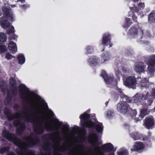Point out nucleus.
Segmentation results:
<instances>
[{
  "label": "nucleus",
  "mask_w": 155,
  "mask_h": 155,
  "mask_svg": "<svg viewBox=\"0 0 155 155\" xmlns=\"http://www.w3.org/2000/svg\"><path fill=\"white\" fill-rule=\"evenodd\" d=\"M152 95L153 96L155 97V89H153Z\"/></svg>",
  "instance_id": "58836bf2"
},
{
  "label": "nucleus",
  "mask_w": 155,
  "mask_h": 155,
  "mask_svg": "<svg viewBox=\"0 0 155 155\" xmlns=\"http://www.w3.org/2000/svg\"><path fill=\"white\" fill-rule=\"evenodd\" d=\"M118 155H127L128 154L127 150H121L117 152Z\"/></svg>",
  "instance_id": "bb28decb"
},
{
  "label": "nucleus",
  "mask_w": 155,
  "mask_h": 155,
  "mask_svg": "<svg viewBox=\"0 0 155 155\" xmlns=\"http://www.w3.org/2000/svg\"><path fill=\"white\" fill-rule=\"evenodd\" d=\"M129 107L127 103L123 101L120 102L117 105L118 110L123 114H125L127 112Z\"/></svg>",
  "instance_id": "0eeeda50"
},
{
  "label": "nucleus",
  "mask_w": 155,
  "mask_h": 155,
  "mask_svg": "<svg viewBox=\"0 0 155 155\" xmlns=\"http://www.w3.org/2000/svg\"><path fill=\"white\" fill-rule=\"evenodd\" d=\"M149 20L153 22H155V12H153L149 15Z\"/></svg>",
  "instance_id": "393cba45"
},
{
  "label": "nucleus",
  "mask_w": 155,
  "mask_h": 155,
  "mask_svg": "<svg viewBox=\"0 0 155 155\" xmlns=\"http://www.w3.org/2000/svg\"><path fill=\"white\" fill-rule=\"evenodd\" d=\"M15 6V5H11V7H14Z\"/></svg>",
  "instance_id": "de8ad7c7"
},
{
  "label": "nucleus",
  "mask_w": 155,
  "mask_h": 155,
  "mask_svg": "<svg viewBox=\"0 0 155 155\" xmlns=\"http://www.w3.org/2000/svg\"><path fill=\"white\" fill-rule=\"evenodd\" d=\"M18 1H19L22 2V1H24V0H18Z\"/></svg>",
  "instance_id": "09e8293b"
},
{
  "label": "nucleus",
  "mask_w": 155,
  "mask_h": 155,
  "mask_svg": "<svg viewBox=\"0 0 155 155\" xmlns=\"http://www.w3.org/2000/svg\"><path fill=\"white\" fill-rule=\"evenodd\" d=\"M83 125L88 127H91L94 126V124L91 121H89L83 122Z\"/></svg>",
  "instance_id": "4be33fe9"
},
{
  "label": "nucleus",
  "mask_w": 155,
  "mask_h": 155,
  "mask_svg": "<svg viewBox=\"0 0 155 155\" xmlns=\"http://www.w3.org/2000/svg\"><path fill=\"white\" fill-rule=\"evenodd\" d=\"M110 47L112 46V45H110Z\"/></svg>",
  "instance_id": "603ef678"
},
{
  "label": "nucleus",
  "mask_w": 155,
  "mask_h": 155,
  "mask_svg": "<svg viewBox=\"0 0 155 155\" xmlns=\"http://www.w3.org/2000/svg\"><path fill=\"white\" fill-rule=\"evenodd\" d=\"M134 147L135 148L132 149H131V150H133L134 151L137 150L138 151L144 148L143 145L141 142H136Z\"/></svg>",
  "instance_id": "2eb2a0df"
},
{
  "label": "nucleus",
  "mask_w": 155,
  "mask_h": 155,
  "mask_svg": "<svg viewBox=\"0 0 155 155\" xmlns=\"http://www.w3.org/2000/svg\"><path fill=\"white\" fill-rule=\"evenodd\" d=\"M126 20V22L125 25L124 26V27L125 28L128 27L131 25L130 19L129 18H127Z\"/></svg>",
  "instance_id": "c756f323"
},
{
  "label": "nucleus",
  "mask_w": 155,
  "mask_h": 155,
  "mask_svg": "<svg viewBox=\"0 0 155 155\" xmlns=\"http://www.w3.org/2000/svg\"><path fill=\"white\" fill-rule=\"evenodd\" d=\"M131 10H135V12H137L138 11L137 10V9L136 10L135 9V8H133V7L131 8Z\"/></svg>",
  "instance_id": "c03bdc74"
},
{
  "label": "nucleus",
  "mask_w": 155,
  "mask_h": 155,
  "mask_svg": "<svg viewBox=\"0 0 155 155\" xmlns=\"http://www.w3.org/2000/svg\"><path fill=\"white\" fill-rule=\"evenodd\" d=\"M6 51V48L5 46L0 45V52L3 53Z\"/></svg>",
  "instance_id": "7c9ffc66"
},
{
  "label": "nucleus",
  "mask_w": 155,
  "mask_h": 155,
  "mask_svg": "<svg viewBox=\"0 0 155 155\" xmlns=\"http://www.w3.org/2000/svg\"><path fill=\"white\" fill-rule=\"evenodd\" d=\"M5 57L8 60L11 59L13 58H15L14 57L11 55L9 53H7L6 54Z\"/></svg>",
  "instance_id": "2f4dec72"
},
{
  "label": "nucleus",
  "mask_w": 155,
  "mask_h": 155,
  "mask_svg": "<svg viewBox=\"0 0 155 155\" xmlns=\"http://www.w3.org/2000/svg\"><path fill=\"white\" fill-rule=\"evenodd\" d=\"M11 99V97L9 96V94H8L7 96L6 97V99L5 101V104H7L8 103L9 101Z\"/></svg>",
  "instance_id": "473e14b6"
},
{
  "label": "nucleus",
  "mask_w": 155,
  "mask_h": 155,
  "mask_svg": "<svg viewBox=\"0 0 155 155\" xmlns=\"http://www.w3.org/2000/svg\"><path fill=\"white\" fill-rule=\"evenodd\" d=\"M145 68V66L143 63L139 62L135 65L134 70L137 72L140 73L144 71Z\"/></svg>",
  "instance_id": "6e6552de"
},
{
  "label": "nucleus",
  "mask_w": 155,
  "mask_h": 155,
  "mask_svg": "<svg viewBox=\"0 0 155 155\" xmlns=\"http://www.w3.org/2000/svg\"><path fill=\"white\" fill-rule=\"evenodd\" d=\"M113 114V112H111L110 111L108 112L107 114V117L108 118L110 117L111 116H112Z\"/></svg>",
  "instance_id": "e433bc0d"
},
{
  "label": "nucleus",
  "mask_w": 155,
  "mask_h": 155,
  "mask_svg": "<svg viewBox=\"0 0 155 155\" xmlns=\"http://www.w3.org/2000/svg\"><path fill=\"white\" fill-rule=\"evenodd\" d=\"M90 62L91 63V64L93 65H96L97 64L96 61H95L93 59H92L91 60H90Z\"/></svg>",
  "instance_id": "f704fd0d"
},
{
  "label": "nucleus",
  "mask_w": 155,
  "mask_h": 155,
  "mask_svg": "<svg viewBox=\"0 0 155 155\" xmlns=\"http://www.w3.org/2000/svg\"><path fill=\"white\" fill-rule=\"evenodd\" d=\"M88 140L92 145L95 146L97 145V136L95 134H91L89 137Z\"/></svg>",
  "instance_id": "9d476101"
},
{
  "label": "nucleus",
  "mask_w": 155,
  "mask_h": 155,
  "mask_svg": "<svg viewBox=\"0 0 155 155\" xmlns=\"http://www.w3.org/2000/svg\"><path fill=\"white\" fill-rule=\"evenodd\" d=\"M108 56H109L108 54H106L104 56L103 58L104 59V61H103L104 62L105 61L104 60H105V58H106L107 57V58H108Z\"/></svg>",
  "instance_id": "a19ab883"
},
{
  "label": "nucleus",
  "mask_w": 155,
  "mask_h": 155,
  "mask_svg": "<svg viewBox=\"0 0 155 155\" xmlns=\"http://www.w3.org/2000/svg\"><path fill=\"white\" fill-rule=\"evenodd\" d=\"M3 93H4V94H5V92H4V91H3Z\"/></svg>",
  "instance_id": "6e6d98bb"
},
{
  "label": "nucleus",
  "mask_w": 155,
  "mask_h": 155,
  "mask_svg": "<svg viewBox=\"0 0 155 155\" xmlns=\"http://www.w3.org/2000/svg\"><path fill=\"white\" fill-rule=\"evenodd\" d=\"M114 153H111V155H113Z\"/></svg>",
  "instance_id": "8fccbe9b"
},
{
  "label": "nucleus",
  "mask_w": 155,
  "mask_h": 155,
  "mask_svg": "<svg viewBox=\"0 0 155 155\" xmlns=\"http://www.w3.org/2000/svg\"><path fill=\"white\" fill-rule=\"evenodd\" d=\"M138 31L136 28H134L130 30L129 32L130 34H135L137 33Z\"/></svg>",
  "instance_id": "c85d7f7f"
},
{
  "label": "nucleus",
  "mask_w": 155,
  "mask_h": 155,
  "mask_svg": "<svg viewBox=\"0 0 155 155\" xmlns=\"http://www.w3.org/2000/svg\"><path fill=\"white\" fill-rule=\"evenodd\" d=\"M52 114H53V112H52Z\"/></svg>",
  "instance_id": "4d7b16f0"
},
{
  "label": "nucleus",
  "mask_w": 155,
  "mask_h": 155,
  "mask_svg": "<svg viewBox=\"0 0 155 155\" xmlns=\"http://www.w3.org/2000/svg\"><path fill=\"white\" fill-rule=\"evenodd\" d=\"M96 126L97 130L98 132H101L102 131L103 127L102 124L100 123H97L96 125Z\"/></svg>",
  "instance_id": "b1692460"
},
{
  "label": "nucleus",
  "mask_w": 155,
  "mask_h": 155,
  "mask_svg": "<svg viewBox=\"0 0 155 155\" xmlns=\"http://www.w3.org/2000/svg\"><path fill=\"white\" fill-rule=\"evenodd\" d=\"M6 34L2 32H0V43H2L6 41Z\"/></svg>",
  "instance_id": "aec40b11"
},
{
  "label": "nucleus",
  "mask_w": 155,
  "mask_h": 155,
  "mask_svg": "<svg viewBox=\"0 0 155 155\" xmlns=\"http://www.w3.org/2000/svg\"><path fill=\"white\" fill-rule=\"evenodd\" d=\"M136 82V79L134 76H129L124 81V84L126 86L130 87L135 85Z\"/></svg>",
  "instance_id": "423d86ee"
},
{
  "label": "nucleus",
  "mask_w": 155,
  "mask_h": 155,
  "mask_svg": "<svg viewBox=\"0 0 155 155\" xmlns=\"http://www.w3.org/2000/svg\"><path fill=\"white\" fill-rule=\"evenodd\" d=\"M9 84L11 89L14 93H17V89L15 84V81L14 78H11L9 79Z\"/></svg>",
  "instance_id": "9b49d317"
},
{
  "label": "nucleus",
  "mask_w": 155,
  "mask_h": 155,
  "mask_svg": "<svg viewBox=\"0 0 155 155\" xmlns=\"http://www.w3.org/2000/svg\"><path fill=\"white\" fill-rule=\"evenodd\" d=\"M153 119L152 117L146 118L144 122V125L147 129H150L154 125Z\"/></svg>",
  "instance_id": "1a4fd4ad"
},
{
  "label": "nucleus",
  "mask_w": 155,
  "mask_h": 155,
  "mask_svg": "<svg viewBox=\"0 0 155 155\" xmlns=\"http://www.w3.org/2000/svg\"><path fill=\"white\" fill-rule=\"evenodd\" d=\"M85 140L84 138H83L82 139V140L81 139V140L82 141H84Z\"/></svg>",
  "instance_id": "49530a36"
},
{
  "label": "nucleus",
  "mask_w": 155,
  "mask_h": 155,
  "mask_svg": "<svg viewBox=\"0 0 155 155\" xmlns=\"http://www.w3.org/2000/svg\"><path fill=\"white\" fill-rule=\"evenodd\" d=\"M109 37V35H104L103 38L102 44L104 45H107L108 44H110V41Z\"/></svg>",
  "instance_id": "f3484780"
},
{
  "label": "nucleus",
  "mask_w": 155,
  "mask_h": 155,
  "mask_svg": "<svg viewBox=\"0 0 155 155\" xmlns=\"http://www.w3.org/2000/svg\"><path fill=\"white\" fill-rule=\"evenodd\" d=\"M147 64L148 65L147 68V71L151 75L155 71V56L153 55L150 57L147 62Z\"/></svg>",
  "instance_id": "39448f33"
},
{
  "label": "nucleus",
  "mask_w": 155,
  "mask_h": 155,
  "mask_svg": "<svg viewBox=\"0 0 155 155\" xmlns=\"http://www.w3.org/2000/svg\"><path fill=\"white\" fill-rule=\"evenodd\" d=\"M2 135L18 146L17 152L19 155H35L33 151L28 150L27 148L31 147L39 142V140L36 136L26 137L24 138V141L21 142L14 134H10L7 130L3 131Z\"/></svg>",
  "instance_id": "f03ea898"
},
{
  "label": "nucleus",
  "mask_w": 155,
  "mask_h": 155,
  "mask_svg": "<svg viewBox=\"0 0 155 155\" xmlns=\"http://www.w3.org/2000/svg\"><path fill=\"white\" fill-rule=\"evenodd\" d=\"M133 20L135 22L137 21V17H135V16H133Z\"/></svg>",
  "instance_id": "37998d69"
},
{
  "label": "nucleus",
  "mask_w": 155,
  "mask_h": 155,
  "mask_svg": "<svg viewBox=\"0 0 155 155\" xmlns=\"http://www.w3.org/2000/svg\"><path fill=\"white\" fill-rule=\"evenodd\" d=\"M122 70L125 72H129L130 71L128 68L126 67L123 68Z\"/></svg>",
  "instance_id": "c9c22d12"
},
{
  "label": "nucleus",
  "mask_w": 155,
  "mask_h": 155,
  "mask_svg": "<svg viewBox=\"0 0 155 155\" xmlns=\"http://www.w3.org/2000/svg\"><path fill=\"white\" fill-rule=\"evenodd\" d=\"M135 113L136 114L137 112H135Z\"/></svg>",
  "instance_id": "5fc2aeb1"
},
{
  "label": "nucleus",
  "mask_w": 155,
  "mask_h": 155,
  "mask_svg": "<svg viewBox=\"0 0 155 155\" xmlns=\"http://www.w3.org/2000/svg\"><path fill=\"white\" fill-rule=\"evenodd\" d=\"M107 103H108L107 102L106 103V104L107 105Z\"/></svg>",
  "instance_id": "3c124183"
},
{
  "label": "nucleus",
  "mask_w": 155,
  "mask_h": 155,
  "mask_svg": "<svg viewBox=\"0 0 155 155\" xmlns=\"http://www.w3.org/2000/svg\"><path fill=\"white\" fill-rule=\"evenodd\" d=\"M138 7L140 9H143L144 8V3H140L138 4Z\"/></svg>",
  "instance_id": "72a5a7b5"
},
{
  "label": "nucleus",
  "mask_w": 155,
  "mask_h": 155,
  "mask_svg": "<svg viewBox=\"0 0 155 155\" xmlns=\"http://www.w3.org/2000/svg\"><path fill=\"white\" fill-rule=\"evenodd\" d=\"M101 76L103 77L107 84L110 83L113 81V78L111 77L107 76L106 73L104 71H102Z\"/></svg>",
  "instance_id": "ddd939ff"
},
{
  "label": "nucleus",
  "mask_w": 155,
  "mask_h": 155,
  "mask_svg": "<svg viewBox=\"0 0 155 155\" xmlns=\"http://www.w3.org/2000/svg\"><path fill=\"white\" fill-rule=\"evenodd\" d=\"M19 94L21 98L31 105L34 110L33 113L26 107L22 112L17 113L15 115H12L10 110L5 107L4 110V114L9 120L16 118V120L14 123V125L20 127L17 130V134L21 135L25 129V126L24 123H21V120L22 119L26 121L33 123L34 131L38 134L42 133L44 132L43 123L45 120L44 127L48 130H55L54 133L47 134L44 137L46 141L43 146L45 150H59V142L60 139L59 135L60 132L58 131L62 123L59 121L57 123V126H54L51 123L48 121V119L45 115L43 109L45 107L46 104L34 101L31 92L24 84L19 86Z\"/></svg>",
  "instance_id": "f257e3e1"
},
{
  "label": "nucleus",
  "mask_w": 155,
  "mask_h": 155,
  "mask_svg": "<svg viewBox=\"0 0 155 155\" xmlns=\"http://www.w3.org/2000/svg\"><path fill=\"white\" fill-rule=\"evenodd\" d=\"M136 2H137V1H134V2L135 3Z\"/></svg>",
  "instance_id": "864d4df0"
},
{
  "label": "nucleus",
  "mask_w": 155,
  "mask_h": 155,
  "mask_svg": "<svg viewBox=\"0 0 155 155\" xmlns=\"http://www.w3.org/2000/svg\"><path fill=\"white\" fill-rule=\"evenodd\" d=\"M149 112L148 111L147 109H143L140 110V114L139 115V117L141 119H142L143 117L148 114Z\"/></svg>",
  "instance_id": "a211bd4d"
},
{
  "label": "nucleus",
  "mask_w": 155,
  "mask_h": 155,
  "mask_svg": "<svg viewBox=\"0 0 155 155\" xmlns=\"http://www.w3.org/2000/svg\"><path fill=\"white\" fill-rule=\"evenodd\" d=\"M144 97V96L141 94H137L134 97V100L136 102L140 101L141 99Z\"/></svg>",
  "instance_id": "412c9836"
},
{
  "label": "nucleus",
  "mask_w": 155,
  "mask_h": 155,
  "mask_svg": "<svg viewBox=\"0 0 155 155\" xmlns=\"http://www.w3.org/2000/svg\"><path fill=\"white\" fill-rule=\"evenodd\" d=\"M7 155H16L13 152H9L8 153Z\"/></svg>",
  "instance_id": "79ce46f5"
},
{
  "label": "nucleus",
  "mask_w": 155,
  "mask_h": 155,
  "mask_svg": "<svg viewBox=\"0 0 155 155\" xmlns=\"http://www.w3.org/2000/svg\"><path fill=\"white\" fill-rule=\"evenodd\" d=\"M17 58L19 63L20 64H22L25 62V59L23 55L20 54L18 57Z\"/></svg>",
  "instance_id": "6ab92c4d"
},
{
  "label": "nucleus",
  "mask_w": 155,
  "mask_h": 155,
  "mask_svg": "<svg viewBox=\"0 0 155 155\" xmlns=\"http://www.w3.org/2000/svg\"><path fill=\"white\" fill-rule=\"evenodd\" d=\"M132 137L134 139V140H138L140 139L143 140H147L149 138L146 136H143L142 135L138 134L137 133H134L132 134Z\"/></svg>",
  "instance_id": "f8f14e48"
},
{
  "label": "nucleus",
  "mask_w": 155,
  "mask_h": 155,
  "mask_svg": "<svg viewBox=\"0 0 155 155\" xmlns=\"http://www.w3.org/2000/svg\"><path fill=\"white\" fill-rule=\"evenodd\" d=\"M50 155V152L48 151L45 153H41L40 155Z\"/></svg>",
  "instance_id": "4c0bfd02"
},
{
  "label": "nucleus",
  "mask_w": 155,
  "mask_h": 155,
  "mask_svg": "<svg viewBox=\"0 0 155 155\" xmlns=\"http://www.w3.org/2000/svg\"><path fill=\"white\" fill-rule=\"evenodd\" d=\"M69 130V126L68 125H64L62 130V133L63 134H65Z\"/></svg>",
  "instance_id": "a878e982"
},
{
  "label": "nucleus",
  "mask_w": 155,
  "mask_h": 155,
  "mask_svg": "<svg viewBox=\"0 0 155 155\" xmlns=\"http://www.w3.org/2000/svg\"><path fill=\"white\" fill-rule=\"evenodd\" d=\"M82 145H79L74 150V153L75 155H104L105 152H110L113 150V145L110 143H107L102 146V151L100 147H95L93 149H90L85 152Z\"/></svg>",
  "instance_id": "7ed1b4c3"
},
{
  "label": "nucleus",
  "mask_w": 155,
  "mask_h": 155,
  "mask_svg": "<svg viewBox=\"0 0 155 155\" xmlns=\"http://www.w3.org/2000/svg\"><path fill=\"white\" fill-rule=\"evenodd\" d=\"M3 10L4 15L6 17H2L0 18V23L1 25L4 29H7L8 30L10 29L11 33L14 32V28L11 26L8 21L6 20V18L11 21H14V17L12 12L9 9L6 8H3Z\"/></svg>",
  "instance_id": "20e7f679"
},
{
  "label": "nucleus",
  "mask_w": 155,
  "mask_h": 155,
  "mask_svg": "<svg viewBox=\"0 0 155 155\" xmlns=\"http://www.w3.org/2000/svg\"><path fill=\"white\" fill-rule=\"evenodd\" d=\"M8 48L13 53H14L17 51L16 44L13 42L11 41L9 42L8 45Z\"/></svg>",
  "instance_id": "4468645a"
},
{
  "label": "nucleus",
  "mask_w": 155,
  "mask_h": 155,
  "mask_svg": "<svg viewBox=\"0 0 155 155\" xmlns=\"http://www.w3.org/2000/svg\"><path fill=\"white\" fill-rule=\"evenodd\" d=\"M135 120L137 121H138L139 120H140L138 118H137V119L136 118H135Z\"/></svg>",
  "instance_id": "a18cd8bd"
},
{
  "label": "nucleus",
  "mask_w": 155,
  "mask_h": 155,
  "mask_svg": "<svg viewBox=\"0 0 155 155\" xmlns=\"http://www.w3.org/2000/svg\"><path fill=\"white\" fill-rule=\"evenodd\" d=\"M21 7L22 8H23L25 9L26 8L28 7V6L25 5H22L21 6Z\"/></svg>",
  "instance_id": "ea45409f"
},
{
  "label": "nucleus",
  "mask_w": 155,
  "mask_h": 155,
  "mask_svg": "<svg viewBox=\"0 0 155 155\" xmlns=\"http://www.w3.org/2000/svg\"><path fill=\"white\" fill-rule=\"evenodd\" d=\"M90 116L89 114H87L86 113H84L83 114H81L80 117L81 120H87L89 119Z\"/></svg>",
  "instance_id": "5701e85b"
},
{
  "label": "nucleus",
  "mask_w": 155,
  "mask_h": 155,
  "mask_svg": "<svg viewBox=\"0 0 155 155\" xmlns=\"http://www.w3.org/2000/svg\"><path fill=\"white\" fill-rule=\"evenodd\" d=\"M137 79V81L140 83L141 86L142 87L146 86L148 82V81L145 78H138Z\"/></svg>",
  "instance_id": "dca6fc26"
},
{
  "label": "nucleus",
  "mask_w": 155,
  "mask_h": 155,
  "mask_svg": "<svg viewBox=\"0 0 155 155\" xmlns=\"http://www.w3.org/2000/svg\"><path fill=\"white\" fill-rule=\"evenodd\" d=\"M9 150L8 147L2 148L0 149V153L2 154L4 152H8Z\"/></svg>",
  "instance_id": "cd10ccee"
}]
</instances>
